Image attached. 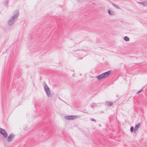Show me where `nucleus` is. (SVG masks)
Returning <instances> with one entry per match:
<instances>
[{
	"label": "nucleus",
	"mask_w": 147,
	"mask_h": 147,
	"mask_svg": "<svg viewBox=\"0 0 147 147\" xmlns=\"http://www.w3.org/2000/svg\"><path fill=\"white\" fill-rule=\"evenodd\" d=\"M14 137V135L13 134H11L9 135L7 138V142H10Z\"/></svg>",
	"instance_id": "0eeeda50"
},
{
	"label": "nucleus",
	"mask_w": 147,
	"mask_h": 147,
	"mask_svg": "<svg viewBox=\"0 0 147 147\" xmlns=\"http://www.w3.org/2000/svg\"><path fill=\"white\" fill-rule=\"evenodd\" d=\"M44 88L46 93V94L48 97H49L50 95V92L49 88L46 83H45L43 85Z\"/></svg>",
	"instance_id": "7ed1b4c3"
},
{
	"label": "nucleus",
	"mask_w": 147,
	"mask_h": 147,
	"mask_svg": "<svg viewBox=\"0 0 147 147\" xmlns=\"http://www.w3.org/2000/svg\"><path fill=\"white\" fill-rule=\"evenodd\" d=\"M109 14L111 16H113L115 15V13L114 11L109 10L108 11Z\"/></svg>",
	"instance_id": "1a4fd4ad"
},
{
	"label": "nucleus",
	"mask_w": 147,
	"mask_h": 147,
	"mask_svg": "<svg viewBox=\"0 0 147 147\" xmlns=\"http://www.w3.org/2000/svg\"><path fill=\"white\" fill-rule=\"evenodd\" d=\"M110 73V71L101 74L98 76H96V78L98 80H100L108 76Z\"/></svg>",
	"instance_id": "f03ea898"
},
{
	"label": "nucleus",
	"mask_w": 147,
	"mask_h": 147,
	"mask_svg": "<svg viewBox=\"0 0 147 147\" xmlns=\"http://www.w3.org/2000/svg\"><path fill=\"white\" fill-rule=\"evenodd\" d=\"M134 127H131L130 128V131L131 132H132L134 130Z\"/></svg>",
	"instance_id": "2eb2a0df"
},
{
	"label": "nucleus",
	"mask_w": 147,
	"mask_h": 147,
	"mask_svg": "<svg viewBox=\"0 0 147 147\" xmlns=\"http://www.w3.org/2000/svg\"><path fill=\"white\" fill-rule=\"evenodd\" d=\"M0 133L5 138L7 136V134L5 130L2 128L0 129Z\"/></svg>",
	"instance_id": "39448f33"
},
{
	"label": "nucleus",
	"mask_w": 147,
	"mask_h": 147,
	"mask_svg": "<svg viewBox=\"0 0 147 147\" xmlns=\"http://www.w3.org/2000/svg\"><path fill=\"white\" fill-rule=\"evenodd\" d=\"M5 4L6 5V4H7L8 3V0H6L5 2Z\"/></svg>",
	"instance_id": "f3484780"
},
{
	"label": "nucleus",
	"mask_w": 147,
	"mask_h": 147,
	"mask_svg": "<svg viewBox=\"0 0 147 147\" xmlns=\"http://www.w3.org/2000/svg\"><path fill=\"white\" fill-rule=\"evenodd\" d=\"M86 53L84 51L81 50H77L75 52V56L77 57H78L79 55L82 56L84 55Z\"/></svg>",
	"instance_id": "20e7f679"
},
{
	"label": "nucleus",
	"mask_w": 147,
	"mask_h": 147,
	"mask_svg": "<svg viewBox=\"0 0 147 147\" xmlns=\"http://www.w3.org/2000/svg\"><path fill=\"white\" fill-rule=\"evenodd\" d=\"M139 4H140L144 6H147V1H144L143 2H138Z\"/></svg>",
	"instance_id": "9b49d317"
},
{
	"label": "nucleus",
	"mask_w": 147,
	"mask_h": 147,
	"mask_svg": "<svg viewBox=\"0 0 147 147\" xmlns=\"http://www.w3.org/2000/svg\"><path fill=\"white\" fill-rule=\"evenodd\" d=\"M140 123H138L136 125L134 128V132H136L138 128L140 127Z\"/></svg>",
	"instance_id": "9d476101"
},
{
	"label": "nucleus",
	"mask_w": 147,
	"mask_h": 147,
	"mask_svg": "<svg viewBox=\"0 0 147 147\" xmlns=\"http://www.w3.org/2000/svg\"><path fill=\"white\" fill-rule=\"evenodd\" d=\"M76 116H67L65 117L66 119L73 120L76 118Z\"/></svg>",
	"instance_id": "6e6552de"
},
{
	"label": "nucleus",
	"mask_w": 147,
	"mask_h": 147,
	"mask_svg": "<svg viewBox=\"0 0 147 147\" xmlns=\"http://www.w3.org/2000/svg\"><path fill=\"white\" fill-rule=\"evenodd\" d=\"M105 105L108 106H111L113 105V103L112 102L107 101L106 102Z\"/></svg>",
	"instance_id": "f8f14e48"
},
{
	"label": "nucleus",
	"mask_w": 147,
	"mask_h": 147,
	"mask_svg": "<svg viewBox=\"0 0 147 147\" xmlns=\"http://www.w3.org/2000/svg\"><path fill=\"white\" fill-rule=\"evenodd\" d=\"M124 39L126 41H128L129 40V38L127 36H125L124 37Z\"/></svg>",
	"instance_id": "ddd939ff"
},
{
	"label": "nucleus",
	"mask_w": 147,
	"mask_h": 147,
	"mask_svg": "<svg viewBox=\"0 0 147 147\" xmlns=\"http://www.w3.org/2000/svg\"><path fill=\"white\" fill-rule=\"evenodd\" d=\"M101 104H103V103H98L97 104H96L95 103L93 102L91 104H90V107L91 108H93L94 109V107H97L98 106H100V105H99Z\"/></svg>",
	"instance_id": "423d86ee"
},
{
	"label": "nucleus",
	"mask_w": 147,
	"mask_h": 147,
	"mask_svg": "<svg viewBox=\"0 0 147 147\" xmlns=\"http://www.w3.org/2000/svg\"><path fill=\"white\" fill-rule=\"evenodd\" d=\"M19 15V11H15L13 12V15L11 17L10 19L8 21L9 25L12 26L15 23Z\"/></svg>",
	"instance_id": "f257e3e1"
},
{
	"label": "nucleus",
	"mask_w": 147,
	"mask_h": 147,
	"mask_svg": "<svg viewBox=\"0 0 147 147\" xmlns=\"http://www.w3.org/2000/svg\"><path fill=\"white\" fill-rule=\"evenodd\" d=\"M90 120L92 121H94L95 122H96V120L93 118H90Z\"/></svg>",
	"instance_id": "dca6fc26"
},
{
	"label": "nucleus",
	"mask_w": 147,
	"mask_h": 147,
	"mask_svg": "<svg viewBox=\"0 0 147 147\" xmlns=\"http://www.w3.org/2000/svg\"><path fill=\"white\" fill-rule=\"evenodd\" d=\"M142 90H143L142 89V90H140L138 92H137V94H138V93H140V92H141Z\"/></svg>",
	"instance_id": "a211bd4d"
},
{
	"label": "nucleus",
	"mask_w": 147,
	"mask_h": 147,
	"mask_svg": "<svg viewBox=\"0 0 147 147\" xmlns=\"http://www.w3.org/2000/svg\"><path fill=\"white\" fill-rule=\"evenodd\" d=\"M113 5L114 7H115L117 9H120V8L116 5L113 4Z\"/></svg>",
	"instance_id": "4468645a"
}]
</instances>
